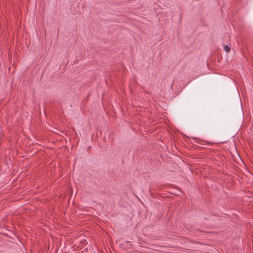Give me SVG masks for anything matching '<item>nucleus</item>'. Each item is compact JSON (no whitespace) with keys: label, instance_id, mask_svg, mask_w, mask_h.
<instances>
[{"label":"nucleus","instance_id":"1","mask_svg":"<svg viewBox=\"0 0 253 253\" xmlns=\"http://www.w3.org/2000/svg\"><path fill=\"white\" fill-rule=\"evenodd\" d=\"M223 48L227 53H228L230 50V47L227 45H224Z\"/></svg>","mask_w":253,"mask_h":253}]
</instances>
